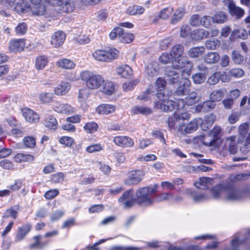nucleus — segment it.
Wrapping results in <instances>:
<instances>
[{"instance_id": "1", "label": "nucleus", "mask_w": 250, "mask_h": 250, "mask_svg": "<svg viewBox=\"0 0 250 250\" xmlns=\"http://www.w3.org/2000/svg\"><path fill=\"white\" fill-rule=\"evenodd\" d=\"M157 186L146 187L138 189L135 193L136 203L142 207H147L153 205L155 200L151 195L156 192Z\"/></svg>"}, {"instance_id": "2", "label": "nucleus", "mask_w": 250, "mask_h": 250, "mask_svg": "<svg viewBox=\"0 0 250 250\" xmlns=\"http://www.w3.org/2000/svg\"><path fill=\"white\" fill-rule=\"evenodd\" d=\"M80 77L85 83L87 88L89 89H97L104 83V78L102 76L88 70L81 72Z\"/></svg>"}, {"instance_id": "3", "label": "nucleus", "mask_w": 250, "mask_h": 250, "mask_svg": "<svg viewBox=\"0 0 250 250\" xmlns=\"http://www.w3.org/2000/svg\"><path fill=\"white\" fill-rule=\"evenodd\" d=\"M226 199L231 201H240L250 198V190L247 189H240L235 188L226 187Z\"/></svg>"}, {"instance_id": "4", "label": "nucleus", "mask_w": 250, "mask_h": 250, "mask_svg": "<svg viewBox=\"0 0 250 250\" xmlns=\"http://www.w3.org/2000/svg\"><path fill=\"white\" fill-rule=\"evenodd\" d=\"M190 117V114L187 112L178 113L174 112L171 116L169 117L167 122L170 130L176 129L178 126L179 131H183L184 126L181 125V121L188 120Z\"/></svg>"}, {"instance_id": "5", "label": "nucleus", "mask_w": 250, "mask_h": 250, "mask_svg": "<svg viewBox=\"0 0 250 250\" xmlns=\"http://www.w3.org/2000/svg\"><path fill=\"white\" fill-rule=\"evenodd\" d=\"M156 96L160 101L155 103L156 108L165 112L171 111L174 109L175 103L172 100H168V95H166L165 93L157 92Z\"/></svg>"}, {"instance_id": "6", "label": "nucleus", "mask_w": 250, "mask_h": 250, "mask_svg": "<svg viewBox=\"0 0 250 250\" xmlns=\"http://www.w3.org/2000/svg\"><path fill=\"white\" fill-rule=\"evenodd\" d=\"M0 4H5L19 13H24L29 8V4L25 0H0Z\"/></svg>"}, {"instance_id": "7", "label": "nucleus", "mask_w": 250, "mask_h": 250, "mask_svg": "<svg viewBox=\"0 0 250 250\" xmlns=\"http://www.w3.org/2000/svg\"><path fill=\"white\" fill-rule=\"evenodd\" d=\"M32 6L29 4V8L24 12L30 10L33 15L41 16L46 14L47 10L45 5L46 0H29Z\"/></svg>"}, {"instance_id": "8", "label": "nucleus", "mask_w": 250, "mask_h": 250, "mask_svg": "<svg viewBox=\"0 0 250 250\" xmlns=\"http://www.w3.org/2000/svg\"><path fill=\"white\" fill-rule=\"evenodd\" d=\"M46 2L60 7L62 12H71L75 8L74 3L70 0H46Z\"/></svg>"}, {"instance_id": "9", "label": "nucleus", "mask_w": 250, "mask_h": 250, "mask_svg": "<svg viewBox=\"0 0 250 250\" xmlns=\"http://www.w3.org/2000/svg\"><path fill=\"white\" fill-rule=\"evenodd\" d=\"M224 5L227 6L229 13L237 19L242 18L245 13L244 10L239 7L236 6L233 0H224Z\"/></svg>"}, {"instance_id": "10", "label": "nucleus", "mask_w": 250, "mask_h": 250, "mask_svg": "<svg viewBox=\"0 0 250 250\" xmlns=\"http://www.w3.org/2000/svg\"><path fill=\"white\" fill-rule=\"evenodd\" d=\"M144 173L141 170H132L127 174V179L125 180L126 185H137L139 183L143 178Z\"/></svg>"}, {"instance_id": "11", "label": "nucleus", "mask_w": 250, "mask_h": 250, "mask_svg": "<svg viewBox=\"0 0 250 250\" xmlns=\"http://www.w3.org/2000/svg\"><path fill=\"white\" fill-rule=\"evenodd\" d=\"M113 142L116 146L122 148L131 147L134 145L133 140L127 136H115Z\"/></svg>"}, {"instance_id": "12", "label": "nucleus", "mask_w": 250, "mask_h": 250, "mask_svg": "<svg viewBox=\"0 0 250 250\" xmlns=\"http://www.w3.org/2000/svg\"><path fill=\"white\" fill-rule=\"evenodd\" d=\"M31 228L32 225L30 223H26L19 227L15 236L14 242L18 243L22 241L31 231Z\"/></svg>"}, {"instance_id": "13", "label": "nucleus", "mask_w": 250, "mask_h": 250, "mask_svg": "<svg viewBox=\"0 0 250 250\" xmlns=\"http://www.w3.org/2000/svg\"><path fill=\"white\" fill-rule=\"evenodd\" d=\"M133 189H129L125 191L122 195L118 199L120 203H123L124 207L129 208L134 205L135 201L132 199Z\"/></svg>"}, {"instance_id": "14", "label": "nucleus", "mask_w": 250, "mask_h": 250, "mask_svg": "<svg viewBox=\"0 0 250 250\" xmlns=\"http://www.w3.org/2000/svg\"><path fill=\"white\" fill-rule=\"evenodd\" d=\"M22 116L26 122L30 123H36L39 121V115L34 110L25 107L22 109Z\"/></svg>"}, {"instance_id": "15", "label": "nucleus", "mask_w": 250, "mask_h": 250, "mask_svg": "<svg viewBox=\"0 0 250 250\" xmlns=\"http://www.w3.org/2000/svg\"><path fill=\"white\" fill-rule=\"evenodd\" d=\"M65 34L62 31H58L52 36L51 44L55 48L62 46L65 40Z\"/></svg>"}, {"instance_id": "16", "label": "nucleus", "mask_w": 250, "mask_h": 250, "mask_svg": "<svg viewBox=\"0 0 250 250\" xmlns=\"http://www.w3.org/2000/svg\"><path fill=\"white\" fill-rule=\"evenodd\" d=\"M54 110L59 113L71 114L75 112V109L67 104L58 103L54 107Z\"/></svg>"}, {"instance_id": "17", "label": "nucleus", "mask_w": 250, "mask_h": 250, "mask_svg": "<svg viewBox=\"0 0 250 250\" xmlns=\"http://www.w3.org/2000/svg\"><path fill=\"white\" fill-rule=\"evenodd\" d=\"M210 35L208 31L204 29H198L192 31L190 33V38L194 41H201L207 38Z\"/></svg>"}, {"instance_id": "18", "label": "nucleus", "mask_w": 250, "mask_h": 250, "mask_svg": "<svg viewBox=\"0 0 250 250\" xmlns=\"http://www.w3.org/2000/svg\"><path fill=\"white\" fill-rule=\"evenodd\" d=\"M165 71L167 77V81L170 84L177 83L180 81V73L173 70L172 67H167Z\"/></svg>"}, {"instance_id": "19", "label": "nucleus", "mask_w": 250, "mask_h": 250, "mask_svg": "<svg viewBox=\"0 0 250 250\" xmlns=\"http://www.w3.org/2000/svg\"><path fill=\"white\" fill-rule=\"evenodd\" d=\"M25 44V40L24 39L13 40L9 42V50L14 52L21 51L23 50Z\"/></svg>"}, {"instance_id": "20", "label": "nucleus", "mask_w": 250, "mask_h": 250, "mask_svg": "<svg viewBox=\"0 0 250 250\" xmlns=\"http://www.w3.org/2000/svg\"><path fill=\"white\" fill-rule=\"evenodd\" d=\"M116 71L118 75L124 78H130L133 75L132 68L127 64H123L117 67Z\"/></svg>"}, {"instance_id": "21", "label": "nucleus", "mask_w": 250, "mask_h": 250, "mask_svg": "<svg viewBox=\"0 0 250 250\" xmlns=\"http://www.w3.org/2000/svg\"><path fill=\"white\" fill-rule=\"evenodd\" d=\"M71 85L67 82H62L54 88V93L57 96H62L66 94L70 90Z\"/></svg>"}, {"instance_id": "22", "label": "nucleus", "mask_w": 250, "mask_h": 250, "mask_svg": "<svg viewBox=\"0 0 250 250\" xmlns=\"http://www.w3.org/2000/svg\"><path fill=\"white\" fill-rule=\"evenodd\" d=\"M190 81L188 79H185L183 84L177 87L173 95L174 97L176 96H183L188 93V88L190 85Z\"/></svg>"}, {"instance_id": "23", "label": "nucleus", "mask_w": 250, "mask_h": 250, "mask_svg": "<svg viewBox=\"0 0 250 250\" xmlns=\"http://www.w3.org/2000/svg\"><path fill=\"white\" fill-rule=\"evenodd\" d=\"M220 59L219 53L216 52H210L206 54L203 57L204 61L208 64L216 63Z\"/></svg>"}, {"instance_id": "24", "label": "nucleus", "mask_w": 250, "mask_h": 250, "mask_svg": "<svg viewBox=\"0 0 250 250\" xmlns=\"http://www.w3.org/2000/svg\"><path fill=\"white\" fill-rule=\"evenodd\" d=\"M115 106L110 104H101L96 108V111L100 114L108 115L115 110Z\"/></svg>"}, {"instance_id": "25", "label": "nucleus", "mask_w": 250, "mask_h": 250, "mask_svg": "<svg viewBox=\"0 0 250 250\" xmlns=\"http://www.w3.org/2000/svg\"><path fill=\"white\" fill-rule=\"evenodd\" d=\"M159 64L157 62H152L148 63L146 67V73L150 77H153L158 75Z\"/></svg>"}, {"instance_id": "26", "label": "nucleus", "mask_w": 250, "mask_h": 250, "mask_svg": "<svg viewBox=\"0 0 250 250\" xmlns=\"http://www.w3.org/2000/svg\"><path fill=\"white\" fill-rule=\"evenodd\" d=\"M102 92L107 95H111L114 93L116 90L115 84L112 82L104 81L102 83Z\"/></svg>"}, {"instance_id": "27", "label": "nucleus", "mask_w": 250, "mask_h": 250, "mask_svg": "<svg viewBox=\"0 0 250 250\" xmlns=\"http://www.w3.org/2000/svg\"><path fill=\"white\" fill-rule=\"evenodd\" d=\"M56 65L62 69H71L74 68L75 63L69 59H62L56 62Z\"/></svg>"}, {"instance_id": "28", "label": "nucleus", "mask_w": 250, "mask_h": 250, "mask_svg": "<svg viewBox=\"0 0 250 250\" xmlns=\"http://www.w3.org/2000/svg\"><path fill=\"white\" fill-rule=\"evenodd\" d=\"M200 119H194L187 124L184 128V132L186 133H191L197 130L198 124L201 123Z\"/></svg>"}, {"instance_id": "29", "label": "nucleus", "mask_w": 250, "mask_h": 250, "mask_svg": "<svg viewBox=\"0 0 250 250\" xmlns=\"http://www.w3.org/2000/svg\"><path fill=\"white\" fill-rule=\"evenodd\" d=\"M205 51L204 46H197L191 48L188 51V55L191 58H197L201 56Z\"/></svg>"}, {"instance_id": "30", "label": "nucleus", "mask_w": 250, "mask_h": 250, "mask_svg": "<svg viewBox=\"0 0 250 250\" xmlns=\"http://www.w3.org/2000/svg\"><path fill=\"white\" fill-rule=\"evenodd\" d=\"M226 187L222 185H218L214 187L210 190L212 197L213 199H218L220 195L224 193L225 194Z\"/></svg>"}, {"instance_id": "31", "label": "nucleus", "mask_w": 250, "mask_h": 250, "mask_svg": "<svg viewBox=\"0 0 250 250\" xmlns=\"http://www.w3.org/2000/svg\"><path fill=\"white\" fill-rule=\"evenodd\" d=\"M190 62L184 58H175L172 62V69L179 70L185 67L186 64H190Z\"/></svg>"}, {"instance_id": "32", "label": "nucleus", "mask_w": 250, "mask_h": 250, "mask_svg": "<svg viewBox=\"0 0 250 250\" xmlns=\"http://www.w3.org/2000/svg\"><path fill=\"white\" fill-rule=\"evenodd\" d=\"M92 56L97 61L108 62L106 50H97L93 53Z\"/></svg>"}, {"instance_id": "33", "label": "nucleus", "mask_w": 250, "mask_h": 250, "mask_svg": "<svg viewBox=\"0 0 250 250\" xmlns=\"http://www.w3.org/2000/svg\"><path fill=\"white\" fill-rule=\"evenodd\" d=\"M43 124L46 127L51 129H56L58 126V122L56 119L52 115L45 118Z\"/></svg>"}, {"instance_id": "34", "label": "nucleus", "mask_w": 250, "mask_h": 250, "mask_svg": "<svg viewBox=\"0 0 250 250\" xmlns=\"http://www.w3.org/2000/svg\"><path fill=\"white\" fill-rule=\"evenodd\" d=\"M48 62V58L45 56H39L37 57L35 62V66L37 69L42 70Z\"/></svg>"}, {"instance_id": "35", "label": "nucleus", "mask_w": 250, "mask_h": 250, "mask_svg": "<svg viewBox=\"0 0 250 250\" xmlns=\"http://www.w3.org/2000/svg\"><path fill=\"white\" fill-rule=\"evenodd\" d=\"M185 13V9L184 7L178 8L174 13L171 22L172 24H175L179 22L183 18Z\"/></svg>"}, {"instance_id": "36", "label": "nucleus", "mask_w": 250, "mask_h": 250, "mask_svg": "<svg viewBox=\"0 0 250 250\" xmlns=\"http://www.w3.org/2000/svg\"><path fill=\"white\" fill-rule=\"evenodd\" d=\"M34 160V156L26 153H18L15 156V160L17 162H31Z\"/></svg>"}, {"instance_id": "37", "label": "nucleus", "mask_w": 250, "mask_h": 250, "mask_svg": "<svg viewBox=\"0 0 250 250\" xmlns=\"http://www.w3.org/2000/svg\"><path fill=\"white\" fill-rule=\"evenodd\" d=\"M132 111L134 114H141L145 115H147L152 113L151 109L143 106H135L132 108Z\"/></svg>"}, {"instance_id": "38", "label": "nucleus", "mask_w": 250, "mask_h": 250, "mask_svg": "<svg viewBox=\"0 0 250 250\" xmlns=\"http://www.w3.org/2000/svg\"><path fill=\"white\" fill-rule=\"evenodd\" d=\"M213 22L216 23H223L228 20L227 15L223 12H218L211 18Z\"/></svg>"}, {"instance_id": "39", "label": "nucleus", "mask_w": 250, "mask_h": 250, "mask_svg": "<svg viewBox=\"0 0 250 250\" xmlns=\"http://www.w3.org/2000/svg\"><path fill=\"white\" fill-rule=\"evenodd\" d=\"M210 180H211V179L209 178L201 177L198 182L194 183V185L198 188L203 190L206 189L208 188V183Z\"/></svg>"}, {"instance_id": "40", "label": "nucleus", "mask_w": 250, "mask_h": 250, "mask_svg": "<svg viewBox=\"0 0 250 250\" xmlns=\"http://www.w3.org/2000/svg\"><path fill=\"white\" fill-rule=\"evenodd\" d=\"M215 116L210 114L205 118L204 121L201 123V127L203 130L208 128L214 122Z\"/></svg>"}, {"instance_id": "41", "label": "nucleus", "mask_w": 250, "mask_h": 250, "mask_svg": "<svg viewBox=\"0 0 250 250\" xmlns=\"http://www.w3.org/2000/svg\"><path fill=\"white\" fill-rule=\"evenodd\" d=\"M184 50V47L182 45L176 44L172 48L170 55L175 58H179L183 54Z\"/></svg>"}, {"instance_id": "42", "label": "nucleus", "mask_w": 250, "mask_h": 250, "mask_svg": "<svg viewBox=\"0 0 250 250\" xmlns=\"http://www.w3.org/2000/svg\"><path fill=\"white\" fill-rule=\"evenodd\" d=\"M206 47L209 50H215L220 46V42L216 39H211L206 41Z\"/></svg>"}, {"instance_id": "43", "label": "nucleus", "mask_w": 250, "mask_h": 250, "mask_svg": "<svg viewBox=\"0 0 250 250\" xmlns=\"http://www.w3.org/2000/svg\"><path fill=\"white\" fill-rule=\"evenodd\" d=\"M224 96V92L221 89L213 90L209 95V99L214 103L221 101Z\"/></svg>"}, {"instance_id": "44", "label": "nucleus", "mask_w": 250, "mask_h": 250, "mask_svg": "<svg viewBox=\"0 0 250 250\" xmlns=\"http://www.w3.org/2000/svg\"><path fill=\"white\" fill-rule=\"evenodd\" d=\"M127 13L130 15H141L145 11V8L139 5H133L128 8Z\"/></svg>"}, {"instance_id": "45", "label": "nucleus", "mask_w": 250, "mask_h": 250, "mask_svg": "<svg viewBox=\"0 0 250 250\" xmlns=\"http://www.w3.org/2000/svg\"><path fill=\"white\" fill-rule=\"evenodd\" d=\"M39 98L40 101L42 103H49L52 101L53 99V93L51 92H43L41 93Z\"/></svg>"}, {"instance_id": "46", "label": "nucleus", "mask_w": 250, "mask_h": 250, "mask_svg": "<svg viewBox=\"0 0 250 250\" xmlns=\"http://www.w3.org/2000/svg\"><path fill=\"white\" fill-rule=\"evenodd\" d=\"M153 87H149L144 92L143 94L139 96L140 100H149L152 99V96H154L155 94V91L153 90Z\"/></svg>"}, {"instance_id": "47", "label": "nucleus", "mask_w": 250, "mask_h": 250, "mask_svg": "<svg viewBox=\"0 0 250 250\" xmlns=\"http://www.w3.org/2000/svg\"><path fill=\"white\" fill-rule=\"evenodd\" d=\"M199 99L197 97V93L195 92H192L186 97V103L187 105H191L197 102Z\"/></svg>"}, {"instance_id": "48", "label": "nucleus", "mask_w": 250, "mask_h": 250, "mask_svg": "<svg viewBox=\"0 0 250 250\" xmlns=\"http://www.w3.org/2000/svg\"><path fill=\"white\" fill-rule=\"evenodd\" d=\"M134 40V36L132 34L124 32V30L122 29V33L120 38V42L125 43H128L131 42Z\"/></svg>"}, {"instance_id": "49", "label": "nucleus", "mask_w": 250, "mask_h": 250, "mask_svg": "<svg viewBox=\"0 0 250 250\" xmlns=\"http://www.w3.org/2000/svg\"><path fill=\"white\" fill-rule=\"evenodd\" d=\"M27 30V25L24 22L19 23L15 27V32L19 36L25 34Z\"/></svg>"}, {"instance_id": "50", "label": "nucleus", "mask_w": 250, "mask_h": 250, "mask_svg": "<svg viewBox=\"0 0 250 250\" xmlns=\"http://www.w3.org/2000/svg\"><path fill=\"white\" fill-rule=\"evenodd\" d=\"M229 75L236 78L243 77L245 74L243 69L239 68H235L230 69L229 72Z\"/></svg>"}, {"instance_id": "51", "label": "nucleus", "mask_w": 250, "mask_h": 250, "mask_svg": "<svg viewBox=\"0 0 250 250\" xmlns=\"http://www.w3.org/2000/svg\"><path fill=\"white\" fill-rule=\"evenodd\" d=\"M108 62H110L117 58L119 52L115 48H109L106 50Z\"/></svg>"}, {"instance_id": "52", "label": "nucleus", "mask_w": 250, "mask_h": 250, "mask_svg": "<svg viewBox=\"0 0 250 250\" xmlns=\"http://www.w3.org/2000/svg\"><path fill=\"white\" fill-rule=\"evenodd\" d=\"M122 33V28L119 27H115L109 34V38L111 40L118 39L120 41L121 36Z\"/></svg>"}, {"instance_id": "53", "label": "nucleus", "mask_w": 250, "mask_h": 250, "mask_svg": "<svg viewBox=\"0 0 250 250\" xmlns=\"http://www.w3.org/2000/svg\"><path fill=\"white\" fill-rule=\"evenodd\" d=\"M221 77V73L220 72H215L208 78L207 82L210 85H214L219 82Z\"/></svg>"}, {"instance_id": "54", "label": "nucleus", "mask_w": 250, "mask_h": 250, "mask_svg": "<svg viewBox=\"0 0 250 250\" xmlns=\"http://www.w3.org/2000/svg\"><path fill=\"white\" fill-rule=\"evenodd\" d=\"M41 236L40 235L35 236L34 237V239L35 240V242L31 244L30 245V248L31 249H34V248H39V249H42L43 248L44 246L46 245L47 244V243H43L42 242H40Z\"/></svg>"}, {"instance_id": "55", "label": "nucleus", "mask_w": 250, "mask_h": 250, "mask_svg": "<svg viewBox=\"0 0 250 250\" xmlns=\"http://www.w3.org/2000/svg\"><path fill=\"white\" fill-rule=\"evenodd\" d=\"M206 79V74L202 73H199L194 74L192 76L193 82L196 84H200L205 82Z\"/></svg>"}, {"instance_id": "56", "label": "nucleus", "mask_w": 250, "mask_h": 250, "mask_svg": "<svg viewBox=\"0 0 250 250\" xmlns=\"http://www.w3.org/2000/svg\"><path fill=\"white\" fill-rule=\"evenodd\" d=\"M98 125L93 122L86 123L83 126L84 130L88 133H91L97 130Z\"/></svg>"}, {"instance_id": "57", "label": "nucleus", "mask_w": 250, "mask_h": 250, "mask_svg": "<svg viewBox=\"0 0 250 250\" xmlns=\"http://www.w3.org/2000/svg\"><path fill=\"white\" fill-rule=\"evenodd\" d=\"M173 11V9L171 7H168L162 9L159 14V17L163 19H167L171 15Z\"/></svg>"}, {"instance_id": "58", "label": "nucleus", "mask_w": 250, "mask_h": 250, "mask_svg": "<svg viewBox=\"0 0 250 250\" xmlns=\"http://www.w3.org/2000/svg\"><path fill=\"white\" fill-rule=\"evenodd\" d=\"M166 85V81L165 80L162 78L159 77L157 78L156 81V86L158 89V92H162L165 91V88Z\"/></svg>"}, {"instance_id": "59", "label": "nucleus", "mask_w": 250, "mask_h": 250, "mask_svg": "<svg viewBox=\"0 0 250 250\" xmlns=\"http://www.w3.org/2000/svg\"><path fill=\"white\" fill-rule=\"evenodd\" d=\"M231 58L233 62L237 64L242 63L244 61L243 56L235 51H233L232 52Z\"/></svg>"}, {"instance_id": "60", "label": "nucleus", "mask_w": 250, "mask_h": 250, "mask_svg": "<svg viewBox=\"0 0 250 250\" xmlns=\"http://www.w3.org/2000/svg\"><path fill=\"white\" fill-rule=\"evenodd\" d=\"M193 200L196 202H203L211 199V196L205 193H200L192 195Z\"/></svg>"}, {"instance_id": "61", "label": "nucleus", "mask_w": 250, "mask_h": 250, "mask_svg": "<svg viewBox=\"0 0 250 250\" xmlns=\"http://www.w3.org/2000/svg\"><path fill=\"white\" fill-rule=\"evenodd\" d=\"M23 144L29 148H34L36 146L35 139L33 137L27 136L23 139Z\"/></svg>"}, {"instance_id": "62", "label": "nucleus", "mask_w": 250, "mask_h": 250, "mask_svg": "<svg viewBox=\"0 0 250 250\" xmlns=\"http://www.w3.org/2000/svg\"><path fill=\"white\" fill-rule=\"evenodd\" d=\"M59 142L62 145H64L66 146H71L74 143V139L70 137L62 136L60 138Z\"/></svg>"}, {"instance_id": "63", "label": "nucleus", "mask_w": 250, "mask_h": 250, "mask_svg": "<svg viewBox=\"0 0 250 250\" xmlns=\"http://www.w3.org/2000/svg\"><path fill=\"white\" fill-rule=\"evenodd\" d=\"M249 129V125L247 123H243L240 125L238 128L239 134L242 137H246Z\"/></svg>"}, {"instance_id": "64", "label": "nucleus", "mask_w": 250, "mask_h": 250, "mask_svg": "<svg viewBox=\"0 0 250 250\" xmlns=\"http://www.w3.org/2000/svg\"><path fill=\"white\" fill-rule=\"evenodd\" d=\"M203 103L204 107V112H208L213 110L216 105L215 103L211 100H208L204 102Z\"/></svg>"}]
</instances>
